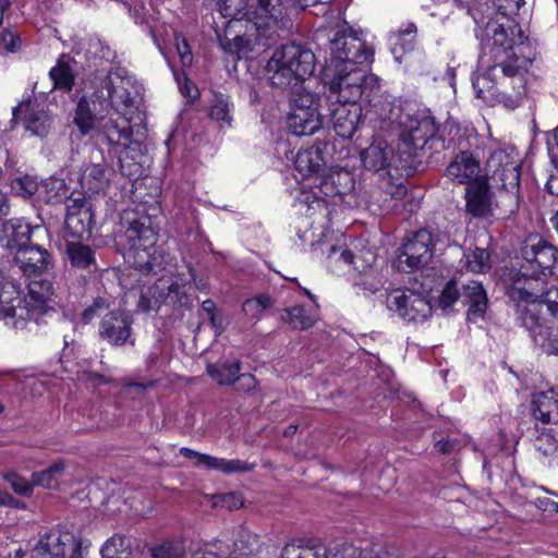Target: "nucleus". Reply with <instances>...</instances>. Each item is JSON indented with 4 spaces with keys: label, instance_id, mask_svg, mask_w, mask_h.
<instances>
[{
    "label": "nucleus",
    "instance_id": "nucleus-1",
    "mask_svg": "<svg viewBox=\"0 0 558 558\" xmlns=\"http://www.w3.org/2000/svg\"><path fill=\"white\" fill-rule=\"evenodd\" d=\"M519 24L488 21L478 65L482 74L473 76L475 97L488 106L519 107L525 94L524 73L534 58L533 49Z\"/></svg>",
    "mask_w": 558,
    "mask_h": 558
},
{
    "label": "nucleus",
    "instance_id": "nucleus-2",
    "mask_svg": "<svg viewBox=\"0 0 558 558\" xmlns=\"http://www.w3.org/2000/svg\"><path fill=\"white\" fill-rule=\"evenodd\" d=\"M328 71L333 72L328 83V99L335 105L359 104L361 97L377 83L357 65L373 62L374 50L352 28L343 27L329 41Z\"/></svg>",
    "mask_w": 558,
    "mask_h": 558
},
{
    "label": "nucleus",
    "instance_id": "nucleus-3",
    "mask_svg": "<svg viewBox=\"0 0 558 558\" xmlns=\"http://www.w3.org/2000/svg\"><path fill=\"white\" fill-rule=\"evenodd\" d=\"M157 233L149 217L125 214L117 233V245L124 259L142 272H155L163 268V258L155 247Z\"/></svg>",
    "mask_w": 558,
    "mask_h": 558
},
{
    "label": "nucleus",
    "instance_id": "nucleus-4",
    "mask_svg": "<svg viewBox=\"0 0 558 558\" xmlns=\"http://www.w3.org/2000/svg\"><path fill=\"white\" fill-rule=\"evenodd\" d=\"M96 133L98 138L109 146L123 148L119 155L122 174L129 178L142 174V159L146 154V146L137 140H132L131 117L109 110V113L99 118Z\"/></svg>",
    "mask_w": 558,
    "mask_h": 558
},
{
    "label": "nucleus",
    "instance_id": "nucleus-5",
    "mask_svg": "<svg viewBox=\"0 0 558 558\" xmlns=\"http://www.w3.org/2000/svg\"><path fill=\"white\" fill-rule=\"evenodd\" d=\"M54 288L46 279L28 283V293L23 300L14 286L3 287L0 291V318L36 319L52 310Z\"/></svg>",
    "mask_w": 558,
    "mask_h": 558
},
{
    "label": "nucleus",
    "instance_id": "nucleus-6",
    "mask_svg": "<svg viewBox=\"0 0 558 558\" xmlns=\"http://www.w3.org/2000/svg\"><path fill=\"white\" fill-rule=\"evenodd\" d=\"M546 286L545 277L533 274L530 269H523L522 266L511 277V282L507 287V295L514 304L517 319L525 329H527L529 317L533 320L543 317L539 299L543 296Z\"/></svg>",
    "mask_w": 558,
    "mask_h": 558
},
{
    "label": "nucleus",
    "instance_id": "nucleus-7",
    "mask_svg": "<svg viewBox=\"0 0 558 558\" xmlns=\"http://www.w3.org/2000/svg\"><path fill=\"white\" fill-rule=\"evenodd\" d=\"M107 110L130 116L138 108L140 90L136 82L123 69L110 70L95 90Z\"/></svg>",
    "mask_w": 558,
    "mask_h": 558
},
{
    "label": "nucleus",
    "instance_id": "nucleus-8",
    "mask_svg": "<svg viewBox=\"0 0 558 558\" xmlns=\"http://www.w3.org/2000/svg\"><path fill=\"white\" fill-rule=\"evenodd\" d=\"M360 157L365 169L388 180H398L414 170L411 158L399 149V145L395 148L381 138L374 140L361 151Z\"/></svg>",
    "mask_w": 558,
    "mask_h": 558
},
{
    "label": "nucleus",
    "instance_id": "nucleus-9",
    "mask_svg": "<svg viewBox=\"0 0 558 558\" xmlns=\"http://www.w3.org/2000/svg\"><path fill=\"white\" fill-rule=\"evenodd\" d=\"M90 546L89 541H83L73 533L62 530H51L40 536L32 550V558H85Z\"/></svg>",
    "mask_w": 558,
    "mask_h": 558
},
{
    "label": "nucleus",
    "instance_id": "nucleus-10",
    "mask_svg": "<svg viewBox=\"0 0 558 558\" xmlns=\"http://www.w3.org/2000/svg\"><path fill=\"white\" fill-rule=\"evenodd\" d=\"M522 268L545 277L558 278V248L538 236H530L522 245Z\"/></svg>",
    "mask_w": 558,
    "mask_h": 558
},
{
    "label": "nucleus",
    "instance_id": "nucleus-11",
    "mask_svg": "<svg viewBox=\"0 0 558 558\" xmlns=\"http://www.w3.org/2000/svg\"><path fill=\"white\" fill-rule=\"evenodd\" d=\"M438 132L439 129L432 117L409 118L403 124L399 135V149H402L404 155H409L413 169H415L417 151L424 149L428 143L433 145L438 141Z\"/></svg>",
    "mask_w": 558,
    "mask_h": 558
},
{
    "label": "nucleus",
    "instance_id": "nucleus-12",
    "mask_svg": "<svg viewBox=\"0 0 558 558\" xmlns=\"http://www.w3.org/2000/svg\"><path fill=\"white\" fill-rule=\"evenodd\" d=\"M287 125L289 131L296 136L313 135L322 128V118L315 95L304 93L293 98Z\"/></svg>",
    "mask_w": 558,
    "mask_h": 558
},
{
    "label": "nucleus",
    "instance_id": "nucleus-13",
    "mask_svg": "<svg viewBox=\"0 0 558 558\" xmlns=\"http://www.w3.org/2000/svg\"><path fill=\"white\" fill-rule=\"evenodd\" d=\"M433 235L421 229L407 239L400 248L398 266L404 269H417L426 266L433 256Z\"/></svg>",
    "mask_w": 558,
    "mask_h": 558
},
{
    "label": "nucleus",
    "instance_id": "nucleus-14",
    "mask_svg": "<svg viewBox=\"0 0 558 558\" xmlns=\"http://www.w3.org/2000/svg\"><path fill=\"white\" fill-rule=\"evenodd\" d=\"M389 310L395 311L407 322H423L432 314V305L417 293H391L387 299Z\"/></svg>",
    "mask_w": 558,
    "mask_h": 558
},
{
    "label": "nucleus",
    "instance_id": "nucleus-15",
    "mask_svg": "<svg viewBox=\"0 0 558 558\" xmlns=\"http://www.w3.org/2000/svg\"><path fill=\"white\" fill-rule=\"evenodd\" d=\"M132 316L123 310L106 313L99 323V337L114 347L125 344L132 337Z\"/></svg>",
    "mask_w": 558,
    "mask_h": 558
},
{
    "label": "nucleus",
    "instance_id": "nucleus-16",
    "mask_svg": "<svg viewBox=\"0 0 558 558\" xmlns=\"http://www.w3.org/2000/svg\"><path fill=\"white\" fill-rule=\"evenodd\" d=\"M487 169L498 190L520 189V166L506 151H494L487 160Z\"/></svg>",
    "mask_w": 558,
    "mask_h": 558
},
{
    "label": "nucleus",
    "instance_id": "nucleus-17",
    "mask_svg": "<svg viewBox=\"0 0 558 558\" xmlns=\"http://www.w3.org/2000/svg\"><path fill=\"white\" fill-rule=\"evenodd\" d=\"M47 235V230L40 226L31 227L24 220L11 219L0 229V245L19 253L32 243V236Z\"/></svg>",
    "mask_w": 558,
    "mask_h": 558
},
{
    "label": "nucleus",
    "instance_id": "nucleus-18",
    "mask_svg": "<svg viewBox=\"0 0 558 558\" xmlns=\"http://www.w3.org/2000/svg\"><path fill=\"white\" fill-rule=\"evenodd\" d=\"M65 230L74 239H88L94 225L92 204L85 198L71 199L66 206Z\"/></svg>",
    "mask_w": 558,
    "mask_h": 558
},
{
    "label": "nucleus",
    "instance_id": "nucleus-19",
    "mask_svg": "<svg viewBox=\"0 0 558 558\" xmlns=\"http://www.w3.org/2000/svg\"><path fill=\"white\" fill-rule=\"evenodd\" d=\"M180 454L186 459L194 460L196 466H205L207 470L220 471L223 474L246 473L254 470L255 464L244 460L213 457L206 453L197 452L193 449L182 447Z\"/></svg>",
    "mask_w": 558,
    "mask_h": 558
},
{
    "label": "nucleus",
    "instance_id": "nucleus-20",
    "mask_svg": "<svg viewBox=\"0 0 558 558\" xmlns=\"http://www.w3.org/2000/svg\"><path fill=\"white\" fill-rule=\"evenodd\" d=\"M109 113L101 98H97L95 93L90 97L83 96L77 101L74 114V124L80 133L85 136L93 130L97 132V124L100 117Z\"/></svg>",
    "mask_w": 558,
    "mask_h": 558
},
{
    "label": "nucleus",
    "instance_id": "nucleus-21",
    "mask_svg": "<svg viewBox=\"0 0 558 558\" xmlns=\"http://www.w3.org/2000/svg\"><path fill=\"white\" fill-rule=\"evenodd\" d=\"M242 16L254 22L256 29L268 28L282 17V1L246 0Z\"/></svg>",
    "mask_w": 558,
    "mask_h": 558
},
{
    "label": "nucleus",
    "instance_id": "nucleus-22",
    "mask_svg": "<svg viewBox=\"0 0 558 558\" xmlns=\"http://www.w3.org/2000/svg\"><path fill=\"white\" fill-rule=\"evenodd\" d=\"M465 208L475 218L495 217L492 192L486 178L476 180L466 187Z\"/></svg>",
    "mask_w": 558,
    "mask_h": 558
},
{
    "label": "nucleus",
    "instance_id": "nucleus-23",
    "mask_svg": "<svg viewBox=\"0 0 558 558\" xmlns=\"http://www.w3.org/2000/svg\"><path fill=\"white\" fill-rule=\"evenodd\" d=\"M293 56L289 53L279 54L277 50L272 52L271 58L268 60L265 72L271 86L281 90L298 86L303 80L291 70L286 63L287 60H292Z\"/></svg>",
    "mask_w": 558,
    "mask_h": 558
},
{
    "label": "nucleus",
    "instance_id": "nucleus-24",
    "mask_svg": "<svg viewBox=\"0 0 558 558\" xmlns=\"http://www.w3.org/2000/svg\"><path fill=\"white\" fill-rule=\"evenodd\" d=\"M480 161L470 151H460L454 156L446 169V175L453 182L466 184L468 186L481 177Z\"/></svg>",
    "mask_w": 558,
    "mask_h": 558
},
{
    "label": "nucleus",
    "instance_id": "nucleus-25",
    "mask_svg": "<svg viewBox=\"0 0 558 558\" xmlns=\"http://www.w3.org/2000/svg\"><path fill=\"white\" fill-rule=\"evenodd\" d=\"M15 262L25 276L40 275L52 265V256L40 244L31 243L15 255Z\"/></svg>",
    "mask_w": 558,
    "mask_h": 558
},
{
    "label": "nucleus",
    "instance_id": "nucleus-26",
    "mask_svg": "<svg viewBox=\"0 0 558 558\" xmlns=\"http://www.w3.org/2000/svg\"><path fill=\"white\" fill-rule=\"evenodd\" d=\"M12 120L23 118L26 131L32 135L45 137L51 129V118L45 110L35 109L31 101L21 102L13 108Z\"/></svg>",
    "mask_w": 558,
    "mask_h": 558
},
{
    "label": "nucleus",
    "instance_id": "nucleus-27",
    "mask_svg": "<svg viewBox=\"0 0 558 558\" xmlns=\"http://www.w3.org/2000/svg\"><path fill=\"white\" fill-rule=\"evenodd\" d=\"M362 108L359 104L336 105L331 110V120L335 132L342 138H351L359 129Z\"/></svg>",
    "mask_w": 558,
    "mask_h": 558
},
{
    "label": "nucleus",
    "instance_id": "nucleus-28",
    "mask_svg": "<svg viewBox=\"0 0 558 558\" xmlns=\"http://www.w3.org/2000/svg\"><path fill=\"white\" fill-rule=\"evenodd\" d=\"M328 558H392L389 548L381 543L356 547L348 542L336 543L327 548Z\"/></svg>",
    "mask_w": 558,
    "mask_h": 558
},
{
    "label": "nucleus",
    "instance_id": "nucleus-29",
    "mask_svg": "<svg viewBox=\"0 0 558 558\" xmlns=\"http://www.w3.org/2000/svg\"><path fill=\"white\" fill-rule=\"evenodd\" d=\"M178 289L177 283L165 279H159L151 286H144L140 292L137 308L142 312L157 311L171 292Z\"/></svg>",
    "mask_w": 558,
    "mask_h": 558
},
{
    "label": "nucleus",
    "instance_id": "nucleus-30",
    "mask_svg": "<svg viewBox=\"0 0 558 558\" xmlns=\"http://www.w3.org/2000/svg\"><path fill=\"white\" fill-rule=\"evenodd\" d=\"M279 54L289 53L293 56L292 60H287V64L303 81L310 77L315 70L316 59L313 51L302 45L287 44L276 49Z\"/></svg>",
    "mask_w": 558,
    "mask_h": 558
},
{
    "label": "nucleus",
    "instance_id": "nucleus-31",
    "mask_svg": "<svg viewBox=\"0 0 558 558\" xmlns=\"http://www.w3.org/2000/svg\"><path fill=\"white\" fill-rule=\"evenodd\" d=\"M111 174L106 163H88L80 177L81 189L89 196L105 193L109 187Z\"/></svg>",
    "mask_w": 558,
    "mask_h": 558
},
{
    "label": "nucleus",
    "instance_id": "nucleus-32",
    "mask_svg": "<svg viewBox=\"0 0 558 558\" xmlns=\"http://www.w3.org/2000/svg\"><path fill=\"white\" fill-rule=\"evenodd\" d=\"M526 324L532 341L545 353L558 355V328L554 330L550 322L545 317L538 320L529 317Z\"/></svg>",
    "mask_w": 558,
    "mask_h": 558
},
{
    "label": "nucleus",
    "instance_id": "nucleus-33",
    "mask_svg": "<svg viewBox=\"0 0 558 558\" xmlns=\"http://www.w3.org/2000/svg\"><path fill=\"white\" fill-rule=\"evenodd\" d=\"M533 415L544 424H558V391L549 389L533 396Z\"/></svg>",
    "mask_w": 558,
    "mask_h": 558
},
{
    "label": "nucleus",
    "instance_id": "nucleus-34",
    "mask_svg": "<svg viewBox=\"0 0 558 558\" xmlns=\"http://www.w3.org/2000/svg\"><path fill=\"white\" fill-rule=\"evenodd\" d=\"M463 302L469 306V319L482 318L487 310V294L477 281H471L463 286Z\"/></svg>",
    "mask_w": 558,
    "mask_h": 558
},
{
    "label": "nucleus",
    "instance_id": "nucleus-35",
    "mask_svg": "<svg viewBox=\"0 0 558 558\" xmlns=\"http://www.w3.org/2000/svg\"><path fill=\"white\" fill-rule=\"evenodd\" d=\"M323 166L324 159L322 150L317 146L300 149L294 160L295 170L304 178L317 174L322 170Z\"/></svg>",
    "mask_w": 558,
    "mask_h": 558
},
{
    "label": "nucleus",
    "instance_id": "nucleus-36",
    "mask_svg": "<svg viewBox=\"0 0 558 558\" xmlns=\"http://www.w3.org/2000/svg\"><path fill=\"white\" fill-rule=\"evenodd\" d=\"M65 253L70 264L78 269H89L96 266L95 252L93 248L80 241H68Z\"/></svg>",
    "mask_w": 558,
    "mask_h": 558
},
{
    "label": "nucleus",
    "instance_id": "nucleus-37",
    "mask_svg": "<svg viewBox=\"0 0 558 558\" xmlns=\"http://www.w3.org/2000/svg\"><path fill=\"white\" fill-rule=\"evenodd\" d=\"M281 322L295 330H305L314 326L317 318L315 314L306 311L301 305L287 307L280 315Z\"/></svg>",
    "mask_w": 558,
    "mask_h": 558
},
{
    "label": "nucleus",
    "instance_id": "nucleus-38",
    "mask_svg": "<svg viewBox=\"0 0 558 558\" xmlns=\"http://www.w3.org/2000/svg\"><path fill=\"white\" fill-rule=\"evenodd\" d=\"M241 371V363L233 362H219L208 364L206 372L210 378L216 380L220 386H231L235 384V377Z\"/></svg>",
    "mask_w": 558,
    "mask_h": 558
},
{
    "label": "nucleus",
    "instance_id": "nucleus-39",
    "mask_svg": "<svg viewBox=\"0 0 558 558\" xmlns=\"http://www.w3.org/2000/svg\"><path fill=\"white\" fill-rule=\"evenodd\" d=\"M495 217L506 219L519 208V190H498L493 202Z\"/></svg>",
    "mask_w": 558,
    "mask_h": 558
},
{
    "label": "nucleus",
    "instance_id": "nucleus-40",
    "mask_svg": "<svg viewBox=\"0 0 558 558\" xmlns=\"http://www.w3.org/2000/svg\"><path fill=\"white\" fill-rule=\"evenodd\" d=\"M102 558H131L132 544L130 537L114 534L108 538L100 549Z\"/></svg>",
    "mask_w": 558,
    "mask_h": 558
},
{
    "label": "nucleus",
    "instance_id": "nucleus-41",
    "mask_svg": "<svg viewBox=\"0 0 558 558\" xmlns=\"http://www.w3.org/2000/svg\"><path fill=\"white\" fill-rule=\"evenodd\" d=\"M70 190L63 179L51 177L41 182L39 195L46 203H61L69 196Z\"/></svg>",
    "mask_w": 558,
    "mask_h": 558
},
{
    "label": "nucleus",
    "instance_id": "nucleus-42",
    "mask_svg": "<svg viewBox=\"0 0 558 558\" xmlns=\"http://www.w3.org/2000/svg\"><path fill=\"white\" fill-rule=\"evenodd\" d=\"M233 105L230 98L223 94H215L210 107L209 118L216 122H220L221 126L230 128L232 123Z\"/></svg>",
    "mask_w": 558,
    "mask_h": 558
},
{
    "label": "nucleus",
    "instance_id": "nucleus-43",
    "mask_svg": "<svg viewBox=\"0 0 558 558\" xmlns=\"http://www.w3.org/2000/svg\"><path fill=\"white\" fill-rule=\"evenodd\" d=\"M280 558H328V551L324 545L288 544L282 548Z\"/></svg>",
    "mask_w": 558,
    "mask_h": 558
},
{
    "label": "nucleus",
    "instance_id": "nucleus-44",
    "mask_svg": "<svg viewBox=\"0 0 558 558\" xmlns=\"http://www.w3.org/2000/svg\"><path fill=\"white\" fill-rule=\"evenodd\" d=\"M64 462L62 460H59L54 462L50 468L41 472L33 473V483L36 486H41L45 488H56L59 484V480L64 473Z\"/></svg>",
    "mask_w": 558,
    "mask_h": 558
},
{
    "label": "nucleus",
    "instance_id": "nucleus-45",
    "mask_svg": "<svg viewBox=\"0 0 558 558\" xmlns=\"http://www.w3.org/2000/svg\"><path fill=\"white\" fill-rule=\"evenodd\" d=\"M49 76L53 83V88L64 92H70L73 88L74 74L68 64L59 61L49 71Z\"/></svg>",
    "mask_w": 558,
    "mask_h": 558
},
{
    "label": "nucleus",
    "instance_id": "nucleus-46",
    "mask_svg": "<svg viewBox=\"0 0 558 558\" xmlns=\"http://www.w3.org/2000/svg\"><path fill=\"white\" fill-rule=\"evenodd\" d=\"M151 558H186L184 546L179 542L166 541L149 549Z\"/></svg>",
    "mask_w": 558,
    "mask_h": 558
},
{
    "label": "nucleus",
    "instance_id": "nucleus-47",
    "mask_svg": "<svg viewBox=\"0 0 558 558\" xmlns=\"http://www.w3.org/2000/svg\"><path fill=\"white\" fill-rule=\"evenodd\" d=\"M11 189L22 197H29L39 191V185L33 177L25 174L13 178Z\"/></svg>",
    "mask_w": 558,
    "mask_h": 558
},
{
    "label": "nucleus",
    "instance_id": "nucleus-48",
    "mask_svg": "<svg viewBox=\"0 0 558 558\" xmlns=\"http://www.w3.org/2000/svg\"><path fill=\"white\" fill-rule=\"evenodd\" d=\"M271 305V299L268 295H259L248 299L243 303L242 310L250 319H258L263 312Z\"/></svg>",
    "mask_w": 558,
    "mask_h": 558
},
{
    "label": "nucleus",
    "instance_id": "nucleus-49",
    "mask_svg": "<svg viewBox=\"0 0 558 558\" xmlns=\"http://www.w3.org/2000/svg\"><path fill=\"white\" fill-rule=\"evenodd\" d=\"M220 46L226 52L235 54L238 58L245 57L252 51L250 40L244 36H235L232 40L228 38L221 39Z\"/></svg>",
    "mask_w": 558,
    "mask_h": 558
},
{
    "label": "nucleus",
    "instance_id": "nucleus-50",
    "mask_svg": "<svg viewBox=\"0 0 558 558\" xmlns=\"http://www.w3.org/2000/svg\"><path fill=\"white\" fill-rule=\"evenodd\" d=\"M489 254L484 248L476 247L466 255V266L473 272H483L488 268Z\"/></svg>",
    "mask_w": 558,
    "mask_h": 558
},
{
    "label": "nucleus",
    "instance_id": "nucleus-51",
    "mask_svg": "<svg viewBox=\"0 0 558 558\" xmlns=\"http://www.w3.org/2000/svg\"><path fill=\"white\" fill-rule=\"evenodd\" d=\"M3 480L10 484L13 492L17 495L29 496L33 493L34 483H29L14 472L4 473Z\"/></svg>",
    "mask_w": 558,
    "mask_h": 558
},
{
    "label": "nucleus",
    "instance_id": "nucleus-52",
    "mask_svg": "<svg viewBox=\"0 0 558 558\" xmlns=\"http://www.w3.org/2000/svg\"><path fill=\"white\" fill-rule=\"evenodd\" d=\"M534 447L543 456L549 457L558 450V440L549 432H544L535 438Z\"/></svg>",
    "mask_w": 558,
    "mask_h": 558
},
{
    "label": "nucleus",
    "instance_id": "nucleus-53",
    "mask_svg": "<svg viewBox=\"0 0 558 558\" xmlns=\"http://www.w3.org/2000/svg\"><path fill=\"white\" fill-rule=\"evenodd\" d=\"M109 304L104 298H97L93 303L87 306L82 313V320L84 324H89L95 317L99 316L102 312L108 310Z\"/></svg>",
    "mask_w": 558,
    "mask_h": 558
},
{
    "label": "nucleus",
    "instance_id": "nucleus-54",
    "mask_svg": "<svg viewBox=\"0 0 558 558\" xmlns=\"http://www.w3.org/2000/svg\"><path fill=\"white\" fill-rule=\"evenodd\" d=\"M459 296L460 293L457 288V282L454 280H450L447 282L439 295V305L442 308H448L459 299Z\"/></svg>",
    "mask_w": 558,
    "mask_h": 558
},
{
    "label": "nucleus",
    "instance_id": "nucleus-55",
    "mask_svg": "<svg viewBox=\"0 0 558 558\" xmlns=\"http://www.w3.org/2000/svg\"><path fill=\"white\" fill-rule=\"evenodd\" d=\"M174 44L177 48V52L180 57L181 63L183 66H189L192 64V51L190 45L186 39L179 33L174 35Z\"/></svg>",
    "mask_w": 558,
    "mask_h": 558
},
{
    "label": "nucleus",
    "instance_id": "nucleus-56",
    "mask_svg": "<svg viewBox=\"0 0 558 558\" xmlns=\"http://www.w3.org/2000/svg\"><path fill=\"white\" fill-rule=\"evenodd\" d=\"M539 302H542V307L546 305L547 311L553 316H558V288H546Z\"/></svg>",
    "mask_w": 558,
    "mask_h": 558
},
{
    "label": "nucleus",
    "instance_id": "nucleus-57",
    "mask_svg": "<svg viewBox=\"0 0 558 558\" xmlns=\"http://www.w3.org/2000/svg\"><path fill=\"white\" fill-rule=\"evenodd\" d=\"M215 505L233 510L240 508L243 505V500L236 493H227L216 496Z\"/></svg>",
    "mask_w": 558,
    "mask_h": 558
},
{
    "label": "nucleus",
    "instance_id": "nucleus-58",
    "mask_svg": "<svg viewBox=\"0 0 558 558\" xmlns=\"http://www.w3.org/2000/svg\"><path fill=\"white\" fill-rule=\"evenodd\" d=\"M353 257L354 256L351 251L336 246H330L327 256L330 265L339 262H342L344 265H351L353 264Z\"/></svg>",
    "mask_w": 558,
    "mask_h": 558
},
{
    "label": "nucleus",
    "instance_id": "nucleus-59",
    "mask_svg": "<svg viewBox=\"0 0 558 558\" xmlns=\"http://www.w3.org/2000/svg\"><path fill=\"white\" fill-rule=\"evenodd\" d=\"M0 45L9 52H15L21 47V38L17 34L4 31L0 37Z\"/></svg>",
    "mask_w": 558,
    "mask_h": 558
},
{
    "label": "nucleus",
    "instance_id": "nucleus-60",
    "mask_svg": "<svg viewBox=\"0 0 558 558\" xmlns=\"http://www.w3.org/2000/svg\"><path fill=\"white\" fill-rule=\"evenodd\" d=\"M235 389L248 392L256 388L257 380L252 374H238L235 377Z\"/></svg>",
    "mask_w": 558,
    "mask_h": 558
},
{
    "label": "nucleus",
    "instance_id": "nucleus-61",
    "mask_svg": "<svg viewBox=\"0 0 558 558\" xmlns=\"http://www.w3.org/2000/svg\"><path fill=\"white\" fill-rule=\"evenodd\" d=\"M416 34V26L413 23H409L404 28L399 32V40L407 41L405 45H402V48L405 50H411L413 48V40Z\"/></svg>",
    "mask_w": 558,
    "mask_h": 558
},
{
    "label": "nucleus",
    "instance_id": "nucleus-62",
    "mask_svg": "<svg viewBox=\"0 0 558 558\" xmlns=\"http://www.w3.org/2000/svg\"><path fill=\"white\" fill-rule=\"evenodd\" d=\"M401 178L398 180H389V190L386 192L391 196V199L399 201L402 199L407 195V186L400 181Z\"/></svg>",
    "mask_w": 558,
    "mask_h": 558
},
{
    "label": "nucleus",
    "instance_id": "nucleus-63",
    "mask_svg": "<svg viewBox=\"0 0 558 558\" xmlns=\"http://www.w3.org/2000/svg\"><path fill=\"white\" fill-rule=\"evenodd\" d=\"M173 75L181 93L192 97V92L195 90V86L186 78L184 72L173 71Z\"/></svg>",
    "mask_w": 558,
    "mask_h": 558
},
{
    "label": "nucleus",
    "instance_id": "nucleus-64",
    "mask_svg": "<svg viewBox=\"0 0 558 558\" xmlns=\"http://www.w3.org/2000/svg\"><path fill=\"white\" fill-rule=\"evenodd\" d=\"M535 505L544 511H558V504L547 497L537 498Z\"/></svg>",
    "mask_w": 558,
    "mask_h": 558
}]
</instances>
